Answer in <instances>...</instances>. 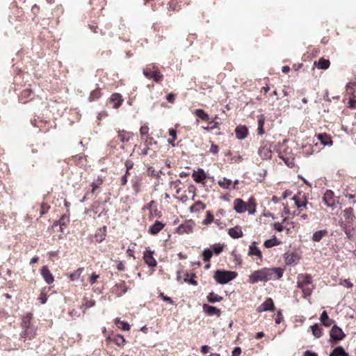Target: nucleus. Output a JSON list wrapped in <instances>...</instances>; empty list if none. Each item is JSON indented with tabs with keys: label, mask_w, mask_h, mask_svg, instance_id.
<instances>
[{
	"label": "nucleus",
	"mask_w": 356,
	"mask_h": 356,
	"mask_svg": "<svg viewBox=\"0 0 356 356\" xmlns=\"http://www.w3.org/2000/svg\"><path fill=\"white\" fill-rule=\"evenodd\" d=\"M237 275L235 271L217 270L214 273L213 278L217 283L225 284L235 279Z\"/></svg>",
	"instance_id": "1"
},
{
	"label": "nucleus",
	"mask_w": 356,
	"mask_h": 356,
	"mask_svg": "<svg viewBox=\"0 0 356 356\" xmlns=\"http://www.w3.org/2000/svg\"><path fill=\"white\" fill-rule=\"evenodd\" d=\"M343 216L346 220V222H341V227L343 228V230L346 233L348 237L350 235V228L353 225L354 220L356 219V217L353 212V209L352 207H348L345 209L342 212Z\"/></svg>",
	"instance_id": "2"
},
{
	"label": "nucleus",
	"mask_w": 356,
	"mask_h": 356,
	"mask_svg": "<svg viewBox=\"0 0 356 356\" xmlns=\"http://www.w3.org/2000/svg\"><path fill=\"white\" fill-rule=\"evenodd\" d=\"M266 282L280 279L284 270L281 268H264Z\"/></svg>",
	"instance_id": "3"
},
{
	"label": "nucleus",
	"mask_w": 356,
	"mask_h": 356,
	"mask_svg": "<svg viewBox=\"0 0 356 356\" xmlns=\"http://www.w3.org/2000/svg\"><path fill=\"white\" fill-rule=\"evenodd\" d=\"M330 341L337 342L341 341L346 337L343 331L337 325H334L330 332Z\"/></svg>",
	"instance_id": "4"
},
{
	"label": "nucleus",
	"mask_w": 356,
	"mask_h": 356,
	"mask_svg": "<svg viewBox=\"0 0 356 356\" xmlns=\"http://www.w3.org/2000/svg\"><path fill=\"white\" fill-rule=\"evenodd\" d=\"M259 282H266L264 268L254 271L248 278V282L255 284Z\"/></svg>",
	"instance_id": "5"
},
{
	"label": "nucleus",
	"mask_w": 356,
	"mask_h": 356,
	"mask_svg": "<svg viewBox=\"0 0 356 356\" xmlns=\"http://www.w3.org/2000/svg\"><path fill=\"white\" fill-rule=\"evenodd\" d=\"M195 222L192 220H188L177 227L176 231L179 234H188L193 230Z\"/></svg>",
	"instance_id": "6"
},
{
	"label": "nucleus",
	"mask_w": 356,
	"mask_h": 356,
	"mask_svg": "<svg viewBox=\"0 0 356 356\" xmlns=\"http://www.w3.org/2000/svg\"><path fill=\"white\" fill-rule=\"evenodd\" d=\"M312 283V277L309 274H300L298 276V288H303L304 286H308Z\"/></svg>",
	"instance_id": "7"
},
{
	"label": "nucleus",
	"mask_w": 356,
	"mask_h": 356,
	"mask_svg": "<svg viewBox=\"0 0 356 356\" xmlns=\"http://www.w3.org/2000/svg\"><path fill=\"white\" fill-rule=\"evenodd\" d=\"M258 154L262 159H271L272 152L270 149V145L262 144L259 148Z\"/></svg>",
	"instance_id": "8"
},
{
	"label": "nucleus",
	"mask_w": 356,
	"mask_h": 356,
	"mask_svg": "<svg viewBox=\"0 0 356 356\" xmlns=\"http://www.w3.org/2000/svg\"><path fill=\"white\" fill-rule=\"evenodd\" d=\"M202 309L203 312L208 316H216L217 317H219L221 314L220 309L208 304H203Z\"/></svg>",
	"instance_id": "9"
},
{
	"label": "nucleus",
	"mask_w": 356,
	"mask_h": 356,
	"mask_svg": "<svg viewBox=\"0 0 356 356\" xmlns=\"http://www.w3.org/2000/svg\"><path fill=\"white\" fill-rule=\"evenodd\" d=\"M323 202L327 207L335 208V200H334V193L330 190H327L323 195Z\"/></svg>",
	"instance_id": "10"
},
{
	"label": "nucleus",
	"mask_w": 356,
	"mask_h": 356,
	"mask_svg": "<svg viewBox=\"0 0 356 356\" xmlns=\"http://www.w3.org/2000/svg\"><path fill=\"white\" fill-rule=\"evenodd\" d=\"M192 177L195 182L202 183L207 179V175L202 168H198L197 170L193 171Z\"/></svg>",
	"instance_id": "11"
},
{
	"label": "nucleus",
	"mask_w": 356,
	"mask_h": 356,
	"mask_svg": "<svg viewBox=\"0 0 356 356\" xmlns=\"http://www.w3.org/2000/svg\"><path fill=\"white\" fill-rule=\"evenodd\" d=\"M234 209L238 213H243L247 211V205L243 200L237 198L234 201Z\"/></svg>",
	"instance_id": "12"
},
{
	"label": "nucleus",
	"mask_w": 356,
	"mask_h": 356,
	"mask_svg": "<svg viewBox=\"0 0 356 356\" xmlns=\"http://www.w3.org/2000/svg\"><path fill=\"white\" fill-rule=\"evenodd\" d=\"M143 259L147 265L149 267H155L156 266V261L153 257V252L147 250L144 252Z\"/></svg>",
	"instance_id": "13"
},
{
	"label": "nucleus",
	"mask_w": 356,
	"mask_h": 356,
	"mask_svg": "<svg viewBox=\"0 0 356 356\" xmlns=\"http://www.w3.org/2000/svg\"><path fill=\"white\" fill-rule=\"evenodd\" d=\"M275 306L271 298H267L257 309L258 312L273 311Z\"/></svg>",
	"instance_id": "14"
},
{
	"label": "nucleus",
	"mask_w": 356,
	"mask_h": 356,
	"mask_svg": "<svg viewBox=\"0 0 356 356\" xmlns=\"http://www.w3.org/2000/svg\"><path fill=\"white\" fill-rule=\"evenodd\" d=\"M235 134L238 140L245 139L248 134V128L245 126H238L235 129Z\"/></svg>",
	"instance_id": "15"
},
{
	"label": "nucleus",
	"mask_w": 356,
	"mask_h": 356,
	"mask_svg": "<svg viewBox=\"0 0 356 356\" xmlns=\"http://www.w3.org/2000/svg\"><path fill=\"white\" fill-rule=\"evenodd\" d=\"M41 275L47 284L53 283L54 277L47 266H43L41 270Z\"/></svg>",
	"instance_id": "16"
},
{
	"label": "nucleus",
	"mask_w": 356,
	"mask_h": 356,
	"mask_svg": "<svg viewBox=\"0 0 356 356\" xmlns=\"http://www.w3.org/2000/svg\"><path fill=\"white\" fill-rule=\"evenodd\" d=\"M35 332L36 328L33 325L29 327L28 329L23 330L20 334V337L21 338H24V340L26 339H31L35 337Z\"/></svg>",
	"instance_id": "17"
},
{
	"label": "nucleus",
	"mask_w": 356,
	"mask_h": 356,
	"mask_svg": "<svg viewBox=\"0 0 356 356\" xmlns=\"http://www.w3.org/2000/svg\"><path fill=\"white\" fill-rule=\"evenodd\" d=\"M284 259L287 265H293L298 263L299 257L293 252H287L284 254Z\"/></svg>",
	"instance_id": "18"
},
{
	"label": "nucleus",
	"mask_w": 356,
	"mask_h": 356,
	"mask_svg": "<svg viewBox=\"0 0 356 356\" xmlns=\"http://www.w3.org/2000/svg\"><path fill=\"white\" fill-rule=\"evenodd\" d=\"M164 226L165 224L159 220H156L155 222L149 227V232L151 234L156 235L164 227Z\"/></svg>",
	"instance_id": "19"
},
{
	"label": "nucleus",
	"mask_w": 356,
	"mask_h": 356,
	"mask_svg": "<svg viewBox=\"0 0 356 356\" xmlns=\"http://www.w3.org/2000/svg\"><path fill=\"white\" fill-rule=\"evenodd\" d=\"M228 234L233 238H238L243 235L242 229L239 226H235L229 229Z\"/></svg>",
	"instance_id": "20"
},
{
	"label": "nucleus",
	"mask_w": 356,
	"mask_h": 356,
	"mask_svg": "<svg viewBox=\"0 0 356 356\" xmlns=\"http://www.w3.org/2000/svg\"><path fill=\"white\" fill-rule=\"evenodd\" d=\"M69 222H70L69 216L64 214L60 217V218L58 220H56L54 222L53 227H56L57 226H59L60 231L63 232V231L62 227L67 225L69 223Z\"/></svg>",
	"instance_id": "21"
},
{
	"label": "nucleus",
	"mask_w": 356,
	"mask_h": 356,
	"mask_svg": "<svg viewBox=\"0 0 356 356\" xmlns=\"http://www.w3.org/2000/svg\"><path fill=\"white\" fill-rule=\"evenodd\" d=\"M110 101L114 104L113 108H118L122 105V103L123 102V98L120 94L114 93L111 95Z\"/></svg>",
	"instance_id": "22"
},
{
	"label": "nucleus",
	"mask_w": 356,
	"mask_h": 356,
	"mask_svg": "<svg viewBox=\"0 0 356 356\" xmlns=\"http://www.w3.org/2000/svg\"><path fill=\"white\" fill-rule=\"evenodd\" d=\"M256 242L253 241L249 246L248 255L250 256H257L259 258H262V254L261 250L256 245Z\"/></svg>",
	"instance_id": "23"
},
{
	"label": "nucleus",
	"mask_w": 356,
	"mask_h": 356,
	"mask_svg": "<svg viewBox=\"0 0 356 356\" xmlns=\"http://www.w3.org/2000/svg\"><path fill=\"white\" fill-rule=\"evenodd\" d=\"M320 320L323 323V325L325 327H330L334 323V321L332 319H330L328 316V314L326 311H323L320 316Z\"/></svg>",
	"instance_id": "24"
},
{
	"label": "nucleus",
	"mask_w": 356,
	"mask_h": 356,
	"mask_svg": "<svg viewBox=\"0 0 356 356\" xmlns=\"http://www.w3.org/2000/svg\"><path fill=\"white\" fill-rule=\"evenodd\" d=\"M329 356H350L348 353H347L344 348L339 346L334 348L332 351L330 353Z\"/></svg>",
	"instance_id": "25"
},
{
	"label": "nucleus",
	"mask_w": 356,
	"mask_h": 356,
	"mask_svg": "<svg viewBox=\"0 0 356 356\" xmlns=\"http://www.w3.org/2000/svg\"><path fill=\"white\" fill-rule=\"evenodd\" d=\"M109 339L115 343L118 346H122L127 342L124 336L122 334H115L113 337H109Z\"/></svg>",
	"instance_id": "26"
},
{
	"label": "nucleus",
	"mask_w": 356,
	"mask_h": 356,
	"mask_svg": "<svg viewBox=\"0 0 356 356\" xmlns=\"http://www.w3.org/2000/svg\"><path fill=\"white\" fill-rule=\"evenodd\" d=\"M327 229H321L315 232L312 237V239L314 242H319L323 238V237L325 236L327 234Z\"/></svg>",
	"instance_id": "27"
},
{
	"label": "nucleus",
	"mask_w": 356,
	"mask_h": 356,
	"mask_svg": "<svg viewBox=\"0 0 356 356\" xmlns=\"http://www.w3.org/2000/svg\"><path fill=\"white\" fill-rule=\"evenodd\" d=\"M106 227L104 226L100 228L98 232L95 234V238L97 242L101 243L102 242L106 237Z\"/></svg>",
	"instance_id": "28"
},
{
	"label": "nucleus",
	"mask_w": 356,
	"mask_h": 356,
	"mask_svg": "<svg viewBox=\"0 0 356 356\" xmlns=\"http://www.w3.org/2000/svg\"><path fill=\"white\" fill-rule=\"evenodd\" d=\"M31 318H32V315L31 314H28L22 318L21 326H22L23 330L28 329L29 327L33 326L31 325Z\"/></svg>",
	"instance_id": "29"
},
{
	"label": "nucleus",
	"mask_w": 356,
	"mask_h": 356,
	"mask_svg": "<svg viewBox=\"0 0 356 356\" xmlns=\"http://www.w3.org/2000/svg\"><path fill=\"white\" fill-rule=\"evenodd\" d=\"M318 138L320 140L321 143L324 146L332 145V140L331 138L325 134H318Z\"/></svg>",
	"instance_id": "30"
},
{
	"label": "nucleus",
	"mask_w": 356,
	"mask_h": 356,
	"mask_svg": "<svg viewBox=\"0 0 356 356\" xmlns=\"http://www.w3.org/2000/svg\"><path fill=\"white\" fill-rule=\"evenodd\" d=\"M207 299L209 302L213 304L220 302L223 298L212 291L207 295Z\"/></svg>",
	"instance_id": "31"
},
{
	"label": "nucleus",
	"mask_w": 356,
	"mask_h": 356,
	"mask_svg": "<svg viewBox=\"0 0 356 356\" xmlns=\"http://www.w3.org/2000/svg\"><path fill=\"white\" fill-rule=\"evenodd\" d=\"M156 67L154 64H149L146 66L145 68L143 69V74L144 76L147 78L150 79L152 76V74H153L154 70H156Z\"/></svg>",
	"instance_id": "32"
},
{
	"label": "nucleus",
	"mask_w": 356,
	"mask_h": 356,
	"mask_svg": "<svg viewBox=\"0 0 356 356\" xmlns=\"http://www.w3.org/2000/svg\"><path fill=\"white\" fill-rule=\"evenodd\" d=\"M315 64H316L319 69L327 70L330 67V62L327 59L321 58L317 63L315 62Z\"/></svg>",
	"instance_id": "33"
},
{
	"label": "nucleus",
	"mask_w": 356,
	"mask_h": 356,
	"mask_svg": "<svg viewBox=\"0 0 356 356\" xmlns=\"http://www.w3.org/2000/svg\"><path fill=\"white\" fill-rule=\"evenodd\" d=\"M310 328L312 330L313 335L316 338L318 339L322 336V328L318 324L316 323L312 325Z\"/></svg>",
	"instance_id": "34"
},
{
	"label": "nucleus",
	"mask_w": 356,
	"mask_h": 356,
	"mask_svg": "<svg viewBox=\"0 0 356 356\" xmlns=\"http://www.w3.org/2000/svg\"><path fill=\"white\" fill-rule=\"evenodd\" d=\"M194 114L204 121L207 122L209 120V115L202 109L199 108L195 110Z\"/></svg>",
	"instance_id": "35"
},
{
	"label": "nucleus",
	"mask_w": 356,
	"mask_h": 356,
	"mask_svg": "<svg viewBox=\"0 0 356 356\" xmlns=\"http://www.w3.org/2000/svg\"><path fill=\"white\" fill-rule=\"evenodd\" d=\"M265 123V118L263 115H260L258 116V134L263 135L264 134V126Z\"/></svg>",
	"instance_id": "36"
},
{
	"label": "nucleus",
	"mask_w": 356,
	"mask_h": 356,
	"mask_svg": "<svg viewBox=\"0 0 356 356\" xmlns=\"http://www.w3.org/2000/svg\"><path fill=\"white\" fill-rule=\"evenodd\" d=\"M280 243V241H279L275 236H274L273 238L266 240L264 241V246L266 248H270L272 247H274L275 245H277Z\"/></svg>",
	"instance_id": "37"
},
{
	"label": "nucleus",
	"mask_w": 356,
	"mask_h": 356,
	"mask_svg": "<svg viewBox=\"0 0 356 356\" xmlns=\"http://www.w3.org/2000/svg\"><path fill=\"white\" fill-rule=\"evenodd\" d=\"M247 208L249 207V214H254L256 212V203L254 198L251 197L249 199L248 204H246Z\"/></svg>",
	"instance_id": "38"
},
{
	"label": "nucleus",
	"mask_w": 356,
	"mask_h": 356,
	"mask_svg": "<svg viewBox=\"0 0 356 356\" xmlns=\"http://www.w3.org/2000/svg\"><path fill=\"white\" fill-rule=\"evenodd\" d=\"M292 200L294 201L296 206L300 210H302V208H305L308 203L306 199L302 203H300L298 195H294L292 197Z\"/></svg>",
	"instance_id": "39"
},
{
	"label": "nucleus",
	"mask_w": 356,
	"mask_h": 356,
	"mask_svg": "<svg viewBox=\"0 0 356 356\" xmlns=\"http://www.w3.org/2000/svg\"><path fill=\"white\" fill-rule=\"evenodd\" d=\"M150 79H152L155 82L159 83L162 81L163 75L161 74L160 71L156 67V70H154L153 74Z\"/></svg>",
	"instance_id": "40"
},
{
	"label": "nucleus",
	"mask_w": 356,
	"mask_h": 356,
	"mask_svg": "<svg viewBox=\"0 0 356 356\" xmlns=\"http://www.w3.org/2000/svg\"><path fill=\"white\" fill-rule=\"evenodd\" d=\"M218 184L220 187L228 189L232 184V180L224 177L222 180L218 181Z\"/></svg>",
	"instance_id": "41"
},
{
	"label": "nucleus",
	"mask_w": 356,
	"mask_h": 356,
	"mask_svg": "<svg viewBox=\"0 0 356 356\" xmlns=\"http://www.w3.org/2000/svg\"><path fill=\"white\" fill-rule=\"evenodd\" d=\"M213 255L212 250L210 248H206L202 252L203 260L205 262H209Z\"/></svg>",
	"instance_id": "42"
},
{
	"label": "nucleus",
	"mask_w": 356,
	"mask_h": 356,
	"mask_svg": "<svg viewBox=\"0 0 356 356\" xmlns=\"http://www.w3.org/2000/svg\"><path fill=\"white\" fill-rule=\"evenodd\" d=\"M224 248H225L224 244L218 243V244H216V245H213L211 250H212V253H213L216 255H218L219 254H220L222 252Z\"/></svg>",
	"instance_id": "43"
},
{
	"label": "nucleus",
	"mask_w": 356,
	"mask_h": 356,
	"mask_svg": "<svg viewBox=\"0 0 356 356\" xmlns=\"http://www.w3.org/2000/svg\"><path fill=\"white\" fill-rule=\"evenodd\" d=\"M169 135L171 136V139L168 140V143L172 147H175V140L177 139V131L174 129H170Z\"/></svg>",
	"instance_id": "44"
},
{
	"label": "nucleus",
	"mask_w": 356,
	"mask_h": 356,
	"mask_svg": "<svg viewBox=\"0 0 356 356\" xmlns=\"http://www.w3.org/2000/svg\"><path fill=\"white\" fill-rule=\"evenodd\" d=\"M83 268H79L74 273H71L70 275V280L72 281L78 280L83 272Z\"/></svg>",
	"instance_id": "45"
},
{
	"label": "nucleus",
	"mask_w": 356,
	"mask_h": 356,
	"mask_svg": "<svg viewBox=\"0 0 356 356\" xmlns=\"http://www.w3.org/2000/svg\"><path fill=\"white\" fill-rule=\"evenodd\" d=\"M302 290L303 293V298L308 299L310 298L312 293V289L309 287L308 286H304L303 288H299Z\"/></svg>",
	"instance_id": "46"
},
{
	"label": "nucleus",
	"mask_w": 356,
	"mask_h": 356,
	"mask_svg": "<svg viewBox=\"0 0 356 356\" xmlns=\"http://www.w3.org/2000/svg\"><path fill=\"white\" fill-rule=\"evenodd\" d=\"M186 277L184 278V282H188L193 286L197 285V282L193 278L194 277H195V274L190 275L189 273H186Z\"/></svg>",
	"instance_id": "47"
},
{
	"label": "nucleus",
	"mask_w": 356,
	"mask_h": 356,
	"mask_svg": "<svg viewBox=\"0 0 356 356\" xmlns=\"http://www.w3.org/2000/svg\"><path fill=\"white\" fill-rule=\"evenodd\" d=\"M101 97V91L99 88H97L90 92L89 100L94 101L99 99Z\"/></svg>",
	"instance_id": "48"
},
{
	"label": "nucleus",
	"mask_w": 356,
	"mask_h": 356,
	"mask_svg": "<svg viewBox=\"0 0 356 356\" xmlns=\"http://www.w3.org/2000/svg\"><path fill=\"white\" fill-rule=\"evenodd\" d=\"M140 179L139 178H135L132 180V187L136 193L140 192Z\"/></svg>",
	"instance_id": "49"
},
{
	"label": "nucleus",
	"mask_w": 356,
	"mask_h": 356,
	"mask_svg": "<svg viewBox=\"0 0 356 356\" xmlns=\"http://www.w3.org/2000/svg\"><path fill=\"white\" fill-rule=\"evenodd\" d=\"M213 221V215L211 211H207V216L205 219L203 220L202 224L207 225L211 224Z\"/></svg>",
	"instance_id": "50"
},
{
	"label": "nucleus",
	"mask_w": 356,
	"mask_h": 356,
	"mask_svg": "<svg viewBox=\"0 0 356 356\" xmlns=\"http://www.w3.org/2000/svg\"><path fill=\"white\" fill-rule=\"evenodd\" d=\"M115 286L121 291L120 294H119L118 296H122V295L125 294L127 291V287L125 286L124 282L116 284Z\"/></svg>",
	"instance_id": "51"
},
{
	"label": "nucleus",
	"mask_w": 356,
	"mask_h": 356,
	"mask_svg": "<svg viewBox=\"0 0 356 356\" xmlns=\"http://www.w3.org/2000/svg\"><path fill=\"white\" fill-rule=\"evenodd\" d=\"M159 297L164 301L172 305H175V302L172 300L171 298L165 296L163 293H160Z\"/></svg>",
	"instance_id": "52"
},
{
	"label": "nucleus",
	"mask_w": 356,
	"mask_h": 356,
	"mask_svg": "<svg viewBox=\"0 0 356 356\" xmlns=\"http://www.w3.org/2000/svg\"><path fill=\"white\" fill-rule=\"evenodd\" d=\"M125 134H127V132L124 130L118 131V138L122 143L128 142L129 140V138L125 137Z\"/></svg>",
	"instance_id": "53"
},
{
	"label": "nucleus",
	"mask_w": 356,
	"mask_h": 356,
	"mask_svg": "<svg viewBox=\"0 0 356 356\" xmlns=\"http://www.w3.org/2000/svg\"><path fill=\"white\" fill-rule=\"evenodd\" d=\"M50 209V206L48 205L46 203H42L41 204V208H40V214L41 216L45 214L46 213L48 212V211Z\"/></svg>",
	"instance_id": "54"
},
{
	"label": "nucleus",
	"mask_w": 356,
	"mask_h": 356,
	"mask_svg": "<svg viewBox=\"0 0 356 356\" xmlns=\"http://www.w3.org/2000/svg\"><path fill=\"white\" fill-rule=\"evenodd\" d=\"M217 118H218V116L216 115L214 117V118H213L211 121H209V120L208 121L209 122V124L211 125V127H210L211 129H216V128L218 127L219 123L215 122V120L217 119Z\"/></svg>",
	"instance_id": "55"
},
{
	"label": "nucleus",
	"mask_w": 356,
	"mask_h": 356,
	"mask_svg": "<svg viewBox=\"0 0 356 356\" xmlns=\"http://www.w3.org/2000/svg\"><path fill=\"white\" fill-rule=\"evenodd\" d=\"M194 206L198 207L196 211L204 210L206 208V205L200 200L197 201Z\"/></svg>",
	"instance_id": "56"
},
{
	"label": "nucleus",
	"mask_w": 356,
	"mask_h": 356,
	"mask_svg": "<svg viewBox=\"0 0 356 356\" xmlns=\"http://www.w3.org/2000/svg\"><path fill=\"white\" fill-rule=\"evenodd\" d=\"M149 131V127L146 125L142 126L140 129V133L142 136L147 135Z\"/></svg>",
	"instance_id": "57"
},
{
	"label": "nucleus",
	"mask_w": 356,
	"mask_h": 356,
	"mask_svg": "<svg viewBox=\"0 0 356 356\" xmlns=\"http://www.w3.org/2000/svg\"><path fill=\"white\" fill-rule=\"evenodd\" d=\"M120 328L124 331H128L130 329V325L128 323L125 321H122L120 324Z\"/></svg>",
	"instance_id": "58"
},
{
	"label": "nucleus",
	"mask_w": 356,
	"mask_h": 356,
	"mask_svg": "<svg viewBox=\"0 0 356 356\" xmlns=\"http://www.w3.org/2000/svg\"><path fill=\"white\" fill-rule=\"evenodd\" d=\"M95 305V301L92 300H87L84 304L86 309L90 308L92 307H94Z\"/></svg>",
	"instance_id": "59"
},
{
	"label": "nucleus",
	"mask_w": 356,
	"mask_h": 356,
	"mask_svg": "<svg viewBox=\"0 0 356 356\" xmlns=\"http://www.w3.org/2000/svg\"><path fill=\"white\" fill-rule=\"evenodd\" d=\"M98 277H99V275H97V274H96V273H93L91 275L90 277V284H95V283L96 282V281H97V278H98Z\"/></svg>",
	"instance_id": "60"
},
{
	"label": "nucleus",
	"mask_w": 356,
	"mask_h": 356,
	"mask_svg": "<svg viewBox=\"0 0 356 356\" xmlns=\"http://www.w3.org/2000/svg\"><path fill=\"white\" fill-rule=\"evenodd\" d=\"M241 353V349L240 347H235L232 350V356H238Z\"/></svg>",
	"instance_id": "61"
},
{
	"label": "nucleus",
	"mask_w": 356,
	"mask_h": 356,
	"mask_svg": "<svg viewBox=\"0 0 356 356\" xmlns=\"http://www.w3.org/2000/svg\"><path fill=\"white\" fill-rule=\"evenodd\" d=\"M274 228L277 232H282L284 229V226L282 225L280 222H275L274 224Z\"/></svg>",
	"instance_id": "62"
},
{
	"label": "nucleus",
	"mask_w": 356,
	"mask_h": 356,
	"mask_svg": "<svg viewBox=\"0 0 356 356\" xmlns=\"http://www.w3.org/2000/svg\"><path fill=\"white\" fill-rule=\"evenodd\" d=\"M283 317H282V314L281 313L280 311H279L277 314V316H276V318H275V323L276 324H280L282 320Z\"/></svg>",
	"instance_id": "63"
},
{
	"label": "nucleus",
	"mask_w": 356,
	"mask_h": 356,
	"mask_svg": "<svg viewBox=\"0 0 356 356\" xmlns=\"http://www.w3.org/2000/svg\"><path fill=\"white\" fill-rule=\"evenodd\" d=\"M304 356H318V355L314 352H312L310 350H306L304 353Z\"/></svg>",
	"instance_id": "64"
}]
</instances>
